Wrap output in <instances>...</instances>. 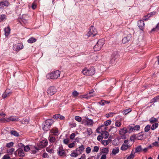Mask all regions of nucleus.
Instances as JSON below:
<instances>
[{"mask_svg": "<svg viewBox=\"0 0 159 159\" xmlns=\"http://www.w3.org/2000/svg\"><path fill=\"white\" fill-rule=\"evenodd\" d=\"M60 71L57 70L48 74L46 76L47 78L48 79H56L60 76Z\"/></svg>", "mask_w": 159, "mask_h": 159, "instance_id": "f257e3e1", "label": "nucleus"}, {"mask_svg": "<svg viewBox=\"0 0 159 159\" xmlns=\"http://www.w3.org/2000/svg\"><path fill=\"white\" fill-rule=\"evenodd\" d=\"M95 73V71L93 67H91L89 69L85 68L82 71V73L84 75L87 76L93 75Z\"/></svg>", "mask_w": 159, "mask_h": 159, "instance_id": "f03ea898", "label": "nucleus"}, {"mask_svg": "<svg viewBox=\"0 0 159 159\" xmlns=\"http://www.w3.org/2000/svg\"><path fill=\"white\" fill-rule=\"evenodd\" d=\"M104 43V40L103 39H99L94 47V50L95 51L100 50L103 47Z\"/></svg>", "mask_w": 159, "mask_h": 159, "instance_id": "7ed1b4c3", "label": "nucleus"}, {"mask_svg": "<svg viewBox=\"0 0 159 159\" xmlns=\"http://www.w3.org/2000/svg\"><path fill=\"white\" fill-rule=\"evenodd\" d=\"M53 123V120L51 119L47 120L44 124V126L43 128L45 131H47L49 129L50 127Z\"/></svg>", "mask_w": 159, "mask_h": 159, "instance_id": "20e7f679", "label": "nucleus"}, {"mask_svg": "<svg viewBox=\"0 0 159 159\" xmlns=\"http://www.w3.org/2000/svg\"><path fill=\"white\" fill-rule=\"evenodd\" d=\"M97 34V31L96 29L93 27L91 26L86 35L88 37H93Z\"/></svg>", "mask_w": 159, "mask_h": 159, "instance_id": "39448f33", "label": "nucleus"}, {"mask_svg": "<svg viewBox=\"0 0 159 159\" xmlns=\"http://www.w3.org/2000/svg\"><path fill=\"white\" fill-rule=\"evenodd\" d=\"M57 89L53 86L49 87L47 91V94L48 96H52L54 95L57 92Z\"/></svg>", "mask_w": 159, "mask_h": 159, "instance_id": "423d86ee", "label": "nucleus"}, {"mask_svg": "<svg viewBox=\"0 0 159 159\" xmlns=\"http://www.w3.org/2000/svg\"><path fill=\"white\" fill-rule=\"evenodd\" d=\"M48 142L47 140H43L41 141L38 145V147H35V148L37 150L46 146L48 144Z\"/></svg>", "mask_w": 159, "mask_h": 159, "instance_id": "0eeeda50", "label": "nucleus"}, {"mask_svg": "<svg viewBox=\"0 0 159 159\" xmlns=\"http://www.w3.org/2000/svg\"><path fill=\"white\" fill-rule=\"evenodd\" d=\"M23 48V45L20 43H18L14 45L13 46V49L16 51H18L19 50Z\"/></svg>", "mask_w": 159, "mask_h": 159, "instance_id": "6e6552de", "label": "nucleus"}, {"mask_svg": "<svg viewBox=\"0 0 159 159\" xmlns=\"http://www.w3.org/2000/svg\"><path fill=\"white\" fill-rule=\"evenodd\" d=\"M58 155L61 156H66V153L62 147H59L58 151Z\"/></svg>", "mask_w": 159, "mask_h": 159, "instance_id": "1a4fd4ad", "label": "nucleus"}, {"mask_svg": "<svg viewBox=\"0 0 159 159\" xmlns=\"http://www.w3.org/2000/svg\"><path fill=\"white\" fill-rule=\"evenodd\" d=\"M11 94V91L9 89H6L5 92L2 94V97L5 98L7 97H9Z\"/></svg>", "mask_w": 159, "mask_h": 159, "instance_id": "9d476101", "label": "nucleus"}, {"mask_svg": "<svg viewBox=\"0 0 159 159\" xmlns=\"http://www.w3.org/2000/svg\"><path fill=\"white\" fill-rule=\"evenodd\" d=\"M9 5V2L6 1L0 2V8H2L4 7H8Z\"/></svg>", "mask_w": 159, "mask_h": 159, "instance_id": "9b49d317", "label": "nucleus"}, {"mask_svg": "<svg viewBox=\"0 0 159 159\" xmlns=\"http://www.w3.org/2000/svg\"><path fill=\"white\" fill-rule=\"evenodd\" d=\"M19 120V119L17 117L10 116L6 120V122H9L10 121H17Z\"/></svg>", "mask_w": 159, "mask_h": 159, "instance_id": "f8f14e48", "label": "nucleus"}, {"mask_svg": "<svg viewBox=\"0 0 159 159\" xmlns=\"http://www.w3.org/2000/svg\"><path fill=\"white\" fill-rule=\"evenodd\" d=\"M84 149L83 145H81L78 148H76L75 151L77 152L79 155L81 154Z\"/></svg>", "mask_w": 159, "mask_h": 159, "instance_id": "ddd939ff", "label": "nucleus"}, {"mask_svg": "<svg viewBox=\"0 0 159 159\" xmlns=\"http://www.w3.org/2000/svg\"><path fill=\"white\" fill-rule=\"evenodd\" d=\"M93 93V92H90L89 93V94L86 95L80 96L79 97V98L81 99L83 98H86L88 99L91 97L93 96L94 95V94L93 95H91V94Z\"/></svg>", "mask_w": 159, "mask_h": 159, "instance_id": "4468645a", "label": "nucleus"}, {"mask_svg": "<svg viewBox=\"0 0 159 159\" xmlns=\"http://www.w3.org/2000/svg\"><path fill=\"white\" fill-rule=\"evenodd\" d=\"M138 26L140 29L142 30L144 28V23L143 20H139L138 21Z\"/></svg>", "mask_w": 159, "mask_h": 159, "instance_id": "2eb2a0df", "label": "nucleus"}, {"mask_svg": "<svg viewBox=\"0 0 159 159\" xmlns=\"http://www.w3.org/2000/svg\"><path fill=\"white\" fill-rule=\"evenodd\" d=\"M17 152L18 155L20 157H23L25 155L24 151L21 149H18L15 152V154H16V153Z\"/></svg>", "mask_w": 159, "mask_h": 159, "instance_id": "dca6fc26", "label": "nucleus"}, {"mask_svg": "<svg viewBox=\"0 0 159 159\" xmlns=\"http://www.w3.org/2000/svg\"><path fill=\"white\" fill-rule=\"evenodd\" d=\"M85 119H87L86 120H85L83 119L82 120V123H84V121H85L87 122V125H92L93 124V121L92 120L87 118L85 117Z\"/></svg>", "mask_w": 159, "mask_h": 159, "instance_id": "f3484780", "label": "nucleus"}, {"mask_svg": "<svg viewBox=\"0 0 159 159\" xmlns=\"http://www.w3.org/2000/svg\"><path fill=\"white\" fill-rule=\"evenodd\" d=\"M130 146L129 145L126 144H122L121 146L120 149L122 151H125L130 148Z\"/></svg>", "mask_w": 159, "mask_h": 159, "instance_id": "a211bd4d", "label": "nucleus"}, {"mask_svg": "<svg viewBox=\"0 0 159 159\" xmlns=\"http://www.w3.org/2000/svg\"><path fill=\"white\" fill-rule=\"evenodd\" d=\"M101 152L100 153H104V154L106 155L109 152V150L108 148H103L101 150Z\"/></svg>", "mask_w": 159, "mask_h": 159, "instance_id": "6ab92c4d", "label": "nucleus"}, {"mask_svg": "<svg viewBox=\"0 0 159 159\" xmlns=\"http://www.w3.org/2000/svg\"><path fill=\"white\" fill-rule=\"evenodd\" d=\"M127 132V129L126 128L124 127L120 129L119 131V134L121 135H124L125 134H126Z\"/></svg>", "mask_w": 159, "mask_h": 159, "instance_id": "aec40b11", "label": "nucleus"}, {"mask_svg": "<svg viewBox=\"0 0 159 159\" xmlns=\"http://www.w3.org/2000/svg\"><path fill=\"white\" fill-rule=\"evenodd\" d=\"M53 117L56 119H59L60 120H63L64 119V116L59 114L53 115Z\"/></svg>", "mask_w": 159, "mask_h": 159, "instance_id": "412c9836", "label": "nucleus"}, {"mask_svg": "<svg viewBox=\"0 0 159 159\" xmlns=\"http://www.w3.org/2000/svg\"><path fill=\"white\" fill-rule=\"evenodd\" d=\"M108 132L106 131H104L102 133V136L103 138L104 139H106L108 138Z\"/></svg>", "mask_w": 159, "mask_h": 159, "instance_id": "4be33fe9", "label": "nucleus"}, {"mask_svg": "<svg viewBox=\"0 0 159 159\" xmlns=\"http://www.w3.org/2000/svg\"><path fill=\"white\" fill-rule=\"evenodd\" d=\"M5 34L6 36H8L10 33V30L9 27H8L4 29Z\"/></svg>", "mask_w": 159, "mask_h": 159, "instance_id": "5701e85b", "label": "nucleus"}, {"mask_svg": "<svg viewBox=\"0 0 159 159\" xmlns=\"http://www.w3.org/2000/svg\"><path fill=\"white\" fill-rule=\"evenodd\" d=\"M130 36H129L125 37L122 39V43H126L128 42L130 40Z\"/></svg>", "mask_w": 159, "mask_h": 159, "instance_id": "b1692460", "label": "nucleus"}, {"mask_svg": "<svg viewBox=\"0 0 159 159\" xmlns=\"http://www.w3.org/2000/svg\"><path fill=\"white\" fill-rule=\"evenodd\" d=\"M79 155L78 152L75 150L73 151L72 153L70 154V156L72 157H76L78 155Z\"/></svg>", "mask_w": 159, "mask_h": 159, "instance_id": "393cba45", "label": "nucleus"}, {"mask_svg": "<svg viewBox=\"0 0 159 159\" xmlns=\"http://www.w3.org/2000/svg\"><path fill=\"white\" fill-rule=\"evenodd\" d=\"M119 149L118 148L116 147L113 148L112 151V154L114 155H116L119 152Z\"/></svg>", "mask_w": 159, "mask_h": 159, "instance_id": "a878e982", "label": "nucleus"}, {"mask_svg": "<svg viewBox=\"0 0 159 159\" xmlns=\"http://www.w3.org/2000/svg\"><path fill=\"white\" fill-rule=\"evenodd\" d=\"M30 122V120L27 119H23L21 121V123L22 124H24L25 125H27Z\"/></svg>", "mask_w": 159, "mask_h": 159, "instance_id": "bb28decb", "label": "nucleus"}, {"mask_svg": "<svg viewBox=\"0 0 159 159\" xmlns=\"http://www.w3.org/2000/svg\"><path fill=\"white\" fill-rule=\"evenodd\" d=\"M36 41V39L33 37L30 38L28 40V42L29 43H33L35 42Z\"/></svg>", "mask_w": 159, "mask_h": 159, "instance_id": "cd10ccee", "label": "nucleus"}, {"mask_svg": "<svg viewBox=\"0 0 159 159\" xmlns=\"http://www.w3.org/2000/svg\"><path fill=\"white\" fill-rule=\"evenodd\" d=\"M158 124L157 123H156L154 124H153L151 128V129L152 130H154L156 129L158 126Z\"/></svg>", "mask_w": 159, "mask_h": 159, "instance_id": "c85d7f7f", "label": "nucleus"}, {"mask_svg": "<svg viewBox=\"0 0 159 159\" xmlns=\"http://www.w3.org/2000/svg\"><path fill=\"white\" fill-rule=\"evenodd\" d=\"M142 148L141 145H139L137 146L135 149V152H141L142 151Z\"/></svg>", "mask_w": 159, "mask_h": 159, "instance_id": "c756f323", "label": "nucleus"}, {"mask_svg": "<svg viewBox=\"0 0 159 159\" xmlns=\"http://www.w3.org/2000/svg\"><path fill=\"white\" fill-rule=\"evenodd\" d=\"M110 102H108L105 100H102L101 101L99 102V103L102 106H104L105 104H107Z\"/></svg>", "mask_w": 159, "mask_h": 159, "instance_id": "7c9ffc66", "label": "nucleus"}, {"mask_svg": "<svg viewBox=\"0 0 159 159\" xmlns=\"http://www.w3.org/2000/svg\"><path fill=\"white\" fill-rule=\"evenodd\" d=\"M157 119L156 118H152L149 119V121L151 123H153L157 121Z\"/></svg>", "mask_w": 159, "mask_h": 159, "instance_id": "2f4dec72", "label": "nucleus"}, {"mask_svg": "<svg viewBox=\"0 0 159 159\" xmlns=\"http://www.w3.org/2000/svg\"><path fill=\"white\" fill-rule=\"evenodd\" d=\"M115 126L117 127H120L121 125V122L119 120H117L115 122Z\"/></svg>", "mask_w": 159, "mask_h": 159, "instance_id": "473e14b6", "label": "nucleus"}, {"mask_svg": "<svg viewBox=\"0 0 159 159\" xmlns=\"http://www.w3.org/2000/svg\"><path fill=\"white\" fill-rule=\"evenodd\" d=\"M118 56V53L117 52H114L112 55V57H113L114 59H116Z\"/></svg>", "mask_w": 159, "mask_h": 159, "instance_id": "72a5a7b5", "label": "nucleus"}, {"mask_svg": "<svg viewBox=\"0 0 159 159\" xmlns=\"http://www.w3.org/2000/svg\"><path fill=\"white\" fill-rule=\"evenodd\" d=\"M46 151L49 153H54V151L52 148H46Z\"/></svg>", "mask_w": 159, "mask_h": 159, "instance_id": "f704fd0d", "label": "nucleus"}, {"mask_svg": "<svg viewBox=\"0 0 159 159\" xmlns=\"http://www.w3.org/2000/svg\"><path fill=\"white\" fill-rule=\"evenodd\" d=\"M159 30V23L157 25L155 28L152 29L151 30V31H157Z\"/></svg>", "mask_w": 159, "mask_h": 159, "instance_id": "c9c22d12", "label": "nucleus"}, {"mask_svg": "<svg viewBox=\"0 0 159 159\" xmlns=\"http://www.w3.org/2000/svg\"><path fill=\"white\" fill-rule=\"evenodd\" d=\"M49 140L50 142L53 143L55 141V138L53 137L49 136Z\"/></svg>", "mask_w": 159, "mask_h": 159, "instance_id": "e433bc0d", "label": "nucleus"}, {"mask_svg": "<svg viewBox=\"0 0 159 159\" xmlns=\"http://www.w3.org/2000/svg\"><path fill=\"white\" fill-rule=\"evenodd\" d=\"M151 128V125H148L146 126L144 128V131L145 132H148L149 130Z\"/></svg>", "mask_w": 159, "mask_h": 159, "instance_id": "4c0bfd02", "label": "nucleus"}, {"mask_svg": "<svg viewBox=\"0 0 159 159\" xmlns=\"http://www.w3.org/2000/svg\"><path fill=\"white\" fill-rule=\"evenodd\" d=\"M102 144L104 146H106L109 144V140H103L102 142Z\"/></svg>", "mask_w": 159, "mask_h": 159, "instance_id": "58836bf2", "label": "nucleus"}, {"mask_svg": "<svg viewBox=\"0 0 159 159\" xmlns=\"http://www.w3.org/2000/svg\"><path fill=\"white\" fill-rule=\"evenodd\" d=\"M11 134L12 135H13L14 136H17L19 135L18 133L16 131H14V130L11 131Z\"/></svg>", "mask_w": 159, "mask_h": 159, "instance_id": "ea45409f", "label": "nucleus"}, {"mask_svg": "<svg viewBox=\"0 0 159 159\" xmlns=\"http://www.w3.org/2000/svg\"><path fill=\"white\" fill-rule=\"evenodd\" d=\"M159 99V96H157L156 97H155L152 99L151 100V102H155L157 101Z\"/></svg>", "mask_w": 159, "mask_h": 159, "instance_id": "a19ab883", "label": "nucleus"}, {"mask_svg": "<svg viewBox=\"0 0 159 159\" xmlns=\"http://www.w3.org/2000/svg\"><path fill=\"white\" fill-rule=\"evenodd\" d=\"M99 148L97 146H95L94 147L93 149L92 150L93 152H97L98 151Z\"/></svg>", "mask_w": 159, "mask_h": 159, "instance_id": "79ce46f5", "label": "nucleus"}, {"mask_svg": "<svg viewBox=\"0 0 159 159\" xmlns=\"http://www.w3.org/2000/svg\"><path fill=\"white\" fill-rule=\"evenodd\" d=\"M134 153H133L131 152V154L127 157V159H132L134 158Z\"/></svg>", "mask_w": 159, "mask_h": 159, "instance_id": "37998d69", "label": "nucleus"}, {"mask_svg": "<svg viewBox=\"0 0 159 159\" xmlns=\"http://www.w3.org/2000/svg\"><path fill=\"white\" fill-rule=\"evenodd\" d=\"M51 132L55 134L58 133V130L57 129H53L51 130Z\"/></svg>", "mask_w": 159, "mask_h": 159, "instance_id": "c03bdc74", "label": "nucleus"}, {"mask_svg": "<svg viewBox=\"0 0 159 159\" xmlns=\"http://www.w3.org/2000/svg\"><path fill=\"white\" fill-rule=\"evenodd\" d=\"M111 123V121L110 120H107L104 122V124L106 126H108L110 125Z\"/></svg>", "mask_w": 159, "mask_h": 159, "instance_id": "a18cd8bd", "label": "nucleus"}, {"mask_svg": "<svg viewBox=\"0 0 159 159\" xmlns=\"http://www.w3.org/2000/svg\"><path fill=\"white\" fill-rule=\"evenodd\" d=\"M75 119L78 122H80L82 120V118L81 117L78 116H76L75 117Z\"/></svg>", "mask_w": 159, "mask_h": 159, "instance_id": "49530a36", "label": "nucleus"}, {"mask_svg": "<svg viewBox=\"0 0 159 159\" xmlns=\"http://www.w3.org/2000/svg\"><path fill=\"white\" fill-rule=\"evenodd\" d=\"M5 19H6L5 15H2L0 16V22L3 21Z\"/></svg>", "mask_w": 159, "mask_h": 159, "instance_id": "de8ad7c7", "label": "nucleus"}, {"mask_svg": "<svg viewBox=\"0 0 159 159\" xmlns=\"http://www.w3.org/2000/svg\"><path fill=\"white\" fill-rule=\"evenodd\" d=\"M87 134L90 135L93 133L92 129L90 128H88L87 129Z\"/></svg>", "mask_w": 159, "mask_h": 159, "instance_id": "09e8293b", "label": "nucleus"}, {"mask_svg": "<svg viewBox=\"0 0 159 159\" xmlns=\"http://www.w3.org/2000/svg\"><path fill=\"white\" fill-rule=\"evenodd\" d=\"M13 142H11L7 144L6 147L8 148H10L13 146Z\"/></svg>", "mask_w": 159, "mask_h": 159, "instance_id": "8fccbe9b", "label": "nucleus"}, {"mask_svg": "<svg viewBox=\"0 0 159 159\" xmlns=\"http://www.w3.org/2000/svg\"><path fill=\"white\" fill-rule=\"evenodd\" d=\"M131 110L130 109V108H129V109H126L125 110H124L123 111V113H124L125 114H128V113H129V112H130L131 111Z\"/></svg>", "mask_w": 159, "mask_h": 159, "instance_id": "3c124183", "label": "nucleus"}, {"mask_svg": "<svg viewBox=\"0 0 159 159\" xmlns=\"http://www.w3.org/2000/svg\"><path fill=\"white\" fill-rule=\"evenodd\" d=\"M79 94V93L76 91H75L72 93V95L74 97H76Z\"/></svg>", "mask_w": 159, "mask_h": 159, "instance_id": "603ef678", "label": "nucleus"}, {"mask_svg": "<svg viewBox=\"0 0 159 159\" xmlns=\"http://www.w3.org/2000/svg\"><path fill=\"white\" fill-rule=\"evenodd\" d=\"M137 138L138 140H141L143 138V136L142 134H138Z\"/></svg>", "mask_w": 159, "mask_h": 159, "instance_id": "864d4df0", "label": "nucleus"}, {"mask_svg": "<svg viewBox=\"0 0 159 159\" xmlns=\"http://www.w3.org/2000/svg\"><path fill=\"white\" fill-rule=\"evenodd\" d=\"M140 127L139 125H136L134 126V130L137 131L139 129Z\"/></svg>", "mask_w": 159, "mask_h": 159, "instance_id": "5fc2aeb1", "label": "nucleus"}, {"mask_svg": "<svg viewBox=\"0 0 159 159\" xmlns=\"http://www.w3.org/2000/svg\"><path fill=\"white\" fill-rule=\"evenodd\" d=\"M24 150L25 152H28L30 150V148L29 146L26 145L24 148Z\"/></svg>", "mask_w": 159, "mask_h": 159, "instance_id": "6e6d98bb", "label": "nucleus"}, {"mask_svg": "<svg viewBox=\"0 0 159 159\" xmlns=\"http://www.w3.org/2000/svg\"><path fill=\"white\" fill-rule=\"evenodd\" d=\"M114 114L113 112H110L109 113H108L106 114V116L107 118L109 117H112L113 116V114Z\"/></svg>", "mask_w": 159, "mask_h": 159, "instance_id": "4d7b16f0", "label": "nucleus"}, {"mask_svg": "<svg viewBox=\"0 0 159 159\" xmlns=\"http://www.w3.org/2000/svg\"><path fill=\"white\" fill-rule=\"evenodd\" d=\"M15 149L14 148H11L9 149L7 151L8 153H12V152L14 151Z\"/></svg>", "mask_w": 159, "mask_h": 159, "instance_id": "13d9d810", "label": "nucleus"}, {"mask_svg": "<svg viewBox=\"0 0 159 159\" xmlns=\"http://www.w3.org/2000/svg\"><path fill=\"white\" fill-rule=\"evenodd\" d=\"M91 151V148L89 147H88L86 149L85 151H86V153L87 154L89 153Z\"/></svg>", "mask_w": 159, "mask_h": 159, "instance_id": "bf43d9fd", "label": "nucleus"}, {"mask_svg": "<svg viewBox=\"0 0 159 159\" xmlns=\"http://www.w3.org/2000/svg\"><path fill=\"white\" fill-rule=\"evenodd\" d=\"M63 142L64 143L67 144L69 142V140L68 139H65L63 140Z\"/></svg>", "mask_w": 159, "mask_h": 159, "instance_id": "052dcab7", "label": "nucleus"}, {"mask_svg": "<svg viewBox=\"0 0 159 159\" xmlns=\"http://www.w3.org/2000/svg\"><path fill=\"white\" fill-rule=\"evenodd\" d=\"M75 145V144L74 143H70L68 145V147L70 148H73Z\"/></svg>", "mask_w": 159, "mask_h": 159, "instance_id": "680f3d73", "label": "nucleus"}, {"mask_svg": "<svg viewBox=\"0 0 159 159\" xmlns=\"http://www.w3.org/2000/svg\"><path fill=\"white\" fill-rule=\"evenodd\" d=\"M3 159H11L10 157L8 155H4L2 158Z\"/></svg>", "mask_w": 159, "mask_h": 159, "instance_id": "e2e57ef3", "label": "nucleus"}, {"mask_svg": "<svg viewBox=\"0 0 159 159\" xmlns=\"http://www.w3.org/2000/svg\"><path fill=\"white\" fill-rule=\"evenodd\" d=\"M31 7L33 9H35L37 7L36 4L34 2H33L32 5Z\"/></svg>", "mask_w": 159, "mask_h": 159, "instance_id": "0e129e2a", "label": "nucleus"}, {"mask_svg": "<svg viewBox=\"0 0 159 159\" xmlns=\"http://www.w3.org/2000/svg\"><path fill=\"white\" fill-rule=\"evenodd\" d=\"M75 136V134L74 133H72L70 135V138L71 139H73Z\"/></svg>", "mask_w": 159, "mask_h": 159, "instance_id": "69168bd1", "label": "nucleus"}, {"mask_svg": "<svg viewBox=\"0 0 159 159\" xmlns=\"http://www.w3.org/2000/svg\"><path fill=\"white\" fill-rule=\"evenodd\" d=\"M151 16V15L150 14H148L147 16H146L145 17H144L143 18V20H147Z\"/></svg>", "mask_w": 159, "mask_h": 159, "instance_id": "338daca9", "label": "nucleus"}, {"mask_svg": "<svg viewBox=\"0 0 159 159\" xmlns=\"http://www.w3.org/2000/svg\"><path fill=\"white\" fill-rule=\"evenodd\" d=\"M103 139V137H102V136H101V135H99L97 137V140L99 141H101L102 139Z\"/></svg>", "mask_w": 159, "mask_h": 159, "instance_id": "774afa93", "label": "nucleus"}]
</instances>
